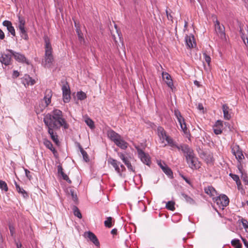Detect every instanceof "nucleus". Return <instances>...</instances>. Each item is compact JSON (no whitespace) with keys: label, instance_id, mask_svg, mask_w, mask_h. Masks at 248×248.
Returning a JSON list of instances; mask_svg holds the SVG:
<instances>
[{"label":"nucleus","instance_id":"43","mask_svg":"<svg viewBox=\"0 0 248 248\" xmlns=\"http://www.w3.org/2000/svg\"><path fill=\"white\" fill-rule=\"evenodd\" d=\"M70 193L71 194V195L72 197V199L74 202H76L78 200L77 196L76 194L74 193V190L71 189L70 190Z\"/></svg>","mask_w":248,"mask_h":248},{"label":"nucleus","instance_id":"29","mask_svg":"<svg viewBox=\"0 0 248 248\" xmlns=\"http://www.w3.org/2000/svg\"><path fill=\"white\" fill-rule=\"evenodd\" d=\"M44 144L45 145V146L46 148H47L51 151H52L54 155H55L56 153H57V151L53 147V144H52L51 141H49V140H48L47 139H44Z\"/></svg>","mask_w":248,"mask_h":248},{"label":"nucleus","instance_id":"53","mask_svg":"<svg viewBox=\"0 0 248 248\" xmlns=\"http://www.w3.org/2000/svg\"><path fill=\"white\" fill-rule=\"evenodd\" d=\"M119 166L122 170V172L125 170V168L123 164H120Z\"/></svg>","mask_w":248,"mask_h":248},{"label":"nucleus","instance_id":"21","mask_svg":"<svg viewBox=\"0 0 248 248\" xmlns=\"http://www.w3.org/2000/svg\"><path fill=\"white\" fill-rule=\"evenodd\" d=\"M157 164L166 174H167L169 176H171L172 175V172L171 169L169 168L165 163H163V164H162L161 162L160 161H158Z\"/></svg>","mask_w":248,"mask_h":248},{"label":"nucleus","instance_id":"34","mask_svg":"<svg viewBox=\"0 0 248 248\" xmlns=\"http://www.w3.org/2000/svg\"><path fill=\"white\" fill-rule=\"evenodd\" d=\"M232 245L234 248H241L242 245L238 239H233L231 242Z\"/></svg>","mask_w":248,"mask_h":248},{"label":"nucleus","instance_id":"45","mask_svg":"<svg viewBox=\"0 0 248 248\" xmlns=\"http://www.w3.org/2000/svg\"><path fill=\"white\" fill-rule=\"evenodd\" d=\"M241 222L243 227L245 229L248 228V221L246 219L242 218L241 220Z\"/></svg>","mask_w":248,"mask_h":248},{"label":"nucleus","instance_id":"51","mask_svg":"<svg viewBox=\"0 0 248 248\" xmlns=\"http://www.w3.org/2000/svg\"><path fill=\"white\" fill-rule=\"evenodd\" d=\"M243 180L245 185H248V178L247 177H244Z\"/></svg>","mask_w":248,"mask_h":248},{"label":"nucleus","instance_id":"49","mask_svg":"<svg viewBox=\"0 0 248 248\" xmlns=\"http://www.w3.org/2000/svg\"><path fill=\"white\" fill-rule=\"evenodd\" d=\"M5 38V34L3 31L0 29V39L1 40L4 39Z\"/></svg>","mask_w":248,"mask_h":248},{"label":"nucleus","instance_id":"60","mask_svg":"<svg viewBox=\"0 0 248 248\" xmlns=\"http://www.w3.org/2000/svg\"><path fill=\"white\" fill-rule=\"evenodd\" d=\"M188 26V22L186 21H185V25H184V28L185 30L187 29Z\"/></svg>","mask_w":248,"mask_h":248},{"label":"nucleus","instance_id":"1","mask_svg":"<svg viewBox=\"0 0 248 248\" xmlns=\"http://www.w3.org/2000/svg\"><path fill=\"white\" fill-rule=\"evenodd\" d=\"M43 122L47 128L51 139L56 144H58L59 141L58 135L54 132V130L60 129L61 127L67 129L69 127L63 117L62 112L58 109H55L44 116Z\"/></svg>","mask_w":248,"mask_h":248},{"label":"nucleus","instance_id":"40","mask_svg":"<svg viewBox=\"0 0 248 248\" xmlns=\"http://www.w3.org/2000/svg\"><path fill=\"white\" fill-rule=\"evenodd\" d=\"M118 155L124 163H126L128 159L127 157L122 153H118Z\"/></svg>","mask_w":248,"mask_h":248},{"label":"nucleus","instance_id":"12","mask_svg":"<svg viewBox=\"0 0 248 248\" xmlns=\"http://www.w3.org/2000/svg\"><path fill=\"white\" fill-rule=\"evenodd\" d=\"M62 91L63 101L65 103L69 102L71 98L70 90L67 83L62 86Z\"/></svg>","mask_w":248,"mask_h":248},{"label":"nucleus","instance_id":"56","mask_svg":"<svg viewBox=\"0 0 248 248\" xmlns=\"http://www.w3.org/2000/svg\"><path fill=\"white\" fill-rule=\"evenodd\" d=\"M236 184L238 186V188L240 189V187L241 186V183L240 180H238V181L236 182Z\"/></svg>","mask_w":248,"mask_h":248},{"label":"nucleus","instance_id":"39","mask_svg":"<svg viewBox=\"0 0 248 248\" xmlns=\"http://www.w3.org/2000/svg\"><path fill=\"white\" fill-rule=\"evenodd\" d=\"M85 122L86 124L91 128L93 129L94 128V122L93 121L89 118H87Z\"/></svg>","mask_w":248,"mask_h":248},{"label":"nucleus","instance_id":"5","mask_svg":"<svg viewBox=\"0 0 248 248\" xmlns=\"http://www.w3.org/2000/svg\"><path fill=\"white\" fill-rule=\"evenodd\" d=\"M232 152L238 161L237 168L239 170L242 172L243 159L245 157L242 150L238 145H235L232 147Z\"/></svg>","mask_w":248,"mask_h":248},{"label":"nucleus","instance_id":"30","mask_svg":"<svg viewBox=\"0 0 248 248\" xmlns=\"http://www.w3.org/2000/svg\"><path fill=\"white\" fill-rule=\"evenodd\" d=\"M23 81V83L25 84V85L27 84V86L33 85L35 83L34 79H32L29 76H25V78H24Z\"/></svg>","mask_w":248,"mask_h":248},{"label":"nucleus","instance_id":"11","mask_svg":"<svg viewBox=\"0 0 248 248\" xmlns=\"http://www.w3.org/2000/svg\"><path fill=\"white\" fill-rule=\"evenodd\" d=\"M138 156L145 164L150 166L151 163L150 157L148 154L145 153L141 149H137Z\"/></svg>","mask_w":248,"mask_h":248},{"label":"nucleus","instance_id":"46","mask_svg":"<svg viewBox=\"0 0 248 248\" xmlns=\"http://www.w3.org/2000/svg\"><path fill=\"white\" fill-rule=\"evenodd\" d=\"M25 174L26 177L29 179L31 180L32 178V176L31 174V172L28 170L27 169H25Z\"/></svg>","mask_w":248,"mask_h":248},{"label":"nucleus","instance_id":"58","mask_svg":"<svg viewBox=\"0 0 248 248\" xmlns=\"http://www.w3.org/2000/svg\"><path fill=\"white\" fill-rule=\"evenodd\" d=\"M17 248H21L22 244L21 243L16 242Z\"/></svg>","mask_w":248,"mask_h":248},{"label":"nucleus","instance_id":"17","mask_svg":"<svg viewBox=\"0 0 248 248\" xmlns=\"http://www.w3.org/2000/svg\"><path fill=\"white\" fill-rule=\"evenodd\" d=\"M52 95V92L50 89H46L45 92V95L44 97V100L45 101V105L43 106L42 109L47 107L51 103V99Z\"/></svg>","mask_w":248,"mask_h":248},{"label":"nucleus","instance_id":"59","mask_svg":"<svg viewBox=\"0 0 248 248\" xmlns=\"http://www.w3.org/2000/svg\"><path fill=\"white\" fill-rule=\"evenodd\" d=\"M3 242V239L1 233H0V245L2 244Z\"/></svg>","mask_w":248,"mask_h":248},{"label":"nucleus","instance_id":"63","mask_svg":"<svg viewBox=\"0 0 248 248\" xmlns=\"http://www.w3.org/2000/svg\"><path fill=\"white\" fill-rule=\"evenodd\" d=\"M189 0L190 1V2H192L193 0Z\"/></svg>","mask_w":248,"mask_h":248},{"label":"nucleus","instance_id":"31","mask_svg":"<svg viewBox=\"0 0 248 248\" xmlns=\"http://www.w3.org/2000/svg\"><path fill=\"white\" fill-rule=\"evenodd\" d=\"M194 39V36H188L187 35H186L185 37L186 42L187 46L189 48H192L193 47V44L192 43V41Z\"/></svg>","mask_w":248,"mask_h":248},{"label":"nucleus","instance_id":"15","mask_svg":"<svg viewBox=\"0 0 248 248\" xmlns=\"http://www.w3.org/2000/svg\"><path fill=\"white\" fill-rule=\"evenodd\" d=\"M162 76L163 80L167 84L168 86L172 90L173 83L170 75L167 72H163Z\"/></svg>","mask_w":248,"mask_h":248},{"label":"nucleus","instance_id":"55","mask_svg":"<svg viewBox=\"0 0 248 248\" xmlns=\"http://www.w3.org/2000/svg\"><path fill=\"white\" fill-rule=\"evenodd\" d=\"M242 39L243 40V41H244V43L245 44V45L246 46L248 45V38H246L247 42H246L245 37L243 36V35H242Z\"/></svg>","mask_w":248,"mask_h":248},{"label":"nucleus","instance_id":"13","mask_svg":"<svg viewBox=\"0 0 248 248\" xmlns=\"http://www.w3.org/2000/svg\"><path fill=\"white\" fill-rule=\"evenodd\" d=\"M108 163L112 166L117 173L121 176L122 170H121L119 166L121 164L120 162L117 160L110 157L108 159Z\"/></svg>","mask_w":248,"mask_h":248},{"label":"nucleus","instance_id":"18","mask_svg":"<svg viewBox=\"0 0 248 248\" xmlns=\"http://www.w3.org/2000/svg\"><path fill=\"white\" fill-rule=\"evenodd\" d=\"M223 121L217 120L213 126L214 132L215 134L219 135L222 133L223 128Z\"/></svg>","mask_w":248,"mask_h":248},{"label":"nucleus","instance_id":"64","mask_svg":"<svg viewBox=\"0 0 248 248\" xmlns=\"http://www.w3.org/2000/svg\"><path fill=\"white\" fill-rule=\"evenodd\" d=\"M89 232V233H90L91 232L90 231H88V232Z\"/></svg>","mask_w":248,"mask_h":248},{"label":"nucleus","instance_id":"8","mask_svg":"<svg viewBox=\"0 0 248 248\" xmlns=\"http://www.w3.org/2000/svg\"><path fill=\"white\" fill-rule=\"evenodd\" d=\"M213 201L219 208L223 209L224 207H226L229 205V199L228 197L224 195H220L219 196H217L216 197L213 198Z\"/></svg>","mask_w":248,"mask_h":248},{"label":"nucleus","instance_id":"42","mask_svg":"<svg viewBox=\"0 0 248 248\" xmlns=\"http://www.w3.org/2000/svg\"><path fill=\"white\" fill-rule=\"evenodd\" d=\"M124 164L127 166L129 170L133 171V172H135L134 168L132 166L131 163L130 162V161L129 160H128L127 162H126V163H125Z\"/></svg>","mask_w":248,"mask_h":248},{"label":"nucleus","instance_id":"54","mask_svg":"<svg viewBox=\"0 0 248 248\" xmlns=\"http://www.w3.org/2000/svg\"><path fill=\"white\" fill-rule=\"evenodd\" d=\"M198 108L200 110H203V107L202 104H201V103L199 104H198Z\"/></svg>","mask_w":248,"mask_h":248},{"label":"nucleus","instance_id":"41","mask_svg":"<svg viewBox=\"0 0 248 248\" xmlns=\"http://www.w3.org/2000/svg\"><path fill=\"white\" fill-rule=\"evenodd\" d=\"M205 61L207 62L208 65L209 66L211 62V58L206 53L203 54Z\"/></svg>","mask_w":248,"mask_h":248},{"label":"nucleus","instance_id":"44","mask_svg":"<svg viewBox=\"0 0 248 248\" xmlns=\"http://www.w3.org/2000/svg\"><path fill=\"white\" fill-rule=\"evenodd\" d=\"M229 175L232 177V178L235 181V182L238 181L240 180L239 176L237 175L234 174L232 173H230Z\"/></svg>","mask_w":248,"mask_h":248},{"label":"nucleus","instance_id":"3","mask_svg":"<svg viewBox=\"0 0 248 248\" xmlns=\"http://www.w3.org/2000/svg\"><path fill=\"white\" fill-rule=\"evenodd\" d=\"M45 42V56L42 61V64L47 68H50L52 66L54 62V57L52 55V47L51 45L49 37L45 35L44 37Z\"/></svg>","mask_w":248,"mask_h":248},{"label":"nucleus","instance_id":"52","mask_svg":"<svg viewBox=\"0 0 248 248\" xmlns=\"http://www.w3.org/2000/svg\"><path fill=\"white\" fill-rule=\"evenodd\" d=\"M243 243L247 248H248V242L245 239L242 238Z\"/></svg>","mask_w":248,"mask_h":248},{"label":"nucleus","instance_id":"27","mask_svg":"<svg viewBox=\"0 0 248 248\" xmlns=\"http://www.w3.org/2000/svg\"><path fill=\"white\" fill-rule=\"evenodd\" d=\"M115 144L122 149H125L128 147V143L125 141L122 137L120 138V140H119Z\"/></svg>","mask_w":248,"mask_h":248},{"label":"nucleus","instance_id":"48","mask_svg":"<svg viewBox=\"0 0 248 248\" xmlns=\"http://www.w3.org/2000/svg\"><path fill=\"white\" fill-rule=\"evenodd\" d=\"M19 76V72L16 70H14L13 74V77L14 78H17Z\"/></svg>","mask_w":248,"mask_h":248},{"label":"nucleus","instance_id":"36","mask_svg":"<svg viewBox=\"0 0 248 248\" xmlns=\"http://www.w3.org/2000/svg\"><path fill=\"white\" fill-rule=\"evenodd\" d=\"M73 210L74 214L75 216L79 218H81L82 217L81 214L77 206H74L73 208Z\"/></svg>","mask_w":248,"mask_h":248},{"label":"nucleus","instance_id":"61","mask_svg":"<svg viewBox=\"0 0 248 248\" xmlns=\"http://www.w3.org/2000/svg\"><path fill=\"white\" fill-rule=\"evenodd\" d=\"M117 229L114 228L110 232H117Z\"/></svg>","mask_w":248,"mask_h":248},{"label":"nucleus","instance_id":"28","mask_svg":"<svg viewBox=\"0 0 248 248\" xmlns=\"http://www.w3.org/2000/svg\"><path fill=\"white\" fill-rule=\"evenodd\" d=\"M15 184L16 186V190L18 193L21 194L24 198L28 197L29 196L27 192L22 187H21L17 184L16 182L15 181Z\"/></svg>","mask_w":248,"mask_h":248},{"label":"nucleus","instance_id":"16","mask_svg":"<svg viewBox=\"0 0 248 248\" xmlns=\"http://www.w3.org/2000/svg\"><path fill=\"white\" fill-rule=\"evenodd\" d=\"M107 135L108 138L114 143L118 141V140H120V138L121 137L120 135L111 129L108 131Z\"/></svg>","mask_w":248,"mask_h":248},{"label":"nucleus","instance_id":"6","mask_svg":"<svg viewBox=\"0 0 248 248\" xmlns=\"http://www.w3.org/2000/svg\"><path fill=\"white\" fill-rule=\"evenodd\" d=\"M26 21L24 17L18 16V28L19 30L20 36L24 39L27 40L29 37L27 34V30L25 28Z\"/></svg>","mask_w":248,"mask_h":248},{"label":"nucleus","instance_id":"2","mask_svg":"<svg viewBox=\"0 0 248 248\" xmlns=\"http://www.w3.org/2000/svg\"><path fill=\"white\" fill-rule=\"evenodd\" d=\"M185 155L186 160L189 167L192 169H197L200 167V162L195 156L193 150L186 144L180 145L177 148Z\"/></svg>","mask_w":248,"mask_h":248},{"label":"nucleus","instance_id":"37","mask_svg":"<svg viewBox=\"0 0 248 248\" xmlns=\"http://www.w3.org/2000/svg\"><path fill=\"white\" fill-rule=\"evenodd\" d=\"M77 97L78 99L80 100H83L86 98L87 95L86 94L82 91L78 92L77 94Z\"/></svg>","mask_w":248,"mask_h":248},{"label":"nucleus","instance_id":"14","mask_svg":"<svg viewBox=\"0 0 248 248\" xmlns=\"http://www.w3.org/2000/svg\"><path fill=\"white\" fill-rule=\"evenodd\" d=\"M11 56L12 55L11 54L9 55L1 53L0 56V62L5 66L10 65L12 62Z\"/></svg>","mask_w":248,"mask_h":248},{"label":"nucleus","instance_id":"33","mask_svg":"<svg viewBox=\"0 0 248 248\" xmlns=\"http://www.w3.org/2000/svg\"><path fill=\"white\" fill-rule=\"evenodd\" d=\"M181 195L182 197L185 199L187 202L191 204L195 203L194 200L190 197L188 196V195L185 193H182Z\"/></svg>","mask_w":248,"mask_h":248},{"label":"nucleus","instance_id":"62","mask_svg":"<svg viewBox=\"0 0 248 248\" xmlns=\"http://www.w3.org/2000/svg\"><path fill=\"white\" fill-rule=\"evenodd\" d=\"M75 27L76 28V29H77L78 27H80L79 25L77 23V22L76 21H75Z\"/></svg>","mask_w":248,"mask_h":248},{"label":"nucleus","instance_id":"24","mask_svg":"<svg viewBox=\"0 0 248 248\" xmlns=\"http://www.w3.org/2000/svg\"><path fill=\"white\" fill-rule=\"evenodd\" d=\"M115 219L111 217H107L104 221V225L106 228H110L114 224Z\"/></svg>","mask_w":248,"mask_h":248},{"label":"nucleus","instance_id":"35","mask_svg":"<svg viewBox=\"0 0 248 248\" xmlns=\"http://www.w3.org/2000/svg\"><path fill=\"white\" fill-rule=\"evenodd\" d=\"M175 202L173 201H169L167 202L166 208L170 210L174 211L175 210Z\"/></svg>","mask_w":248,"mask_h":248},{"label":"nucleus","instance_id":"25","mask_svg":"<svg viewBox=\"0 0 248 248\" xmlns=\"http://www.w3.org/2000/svg\"><path fill=\"white\" fill-rule=\"evenodd\" d=\"M229 107L226 104L222 106V110L223 112V116L225 119L229 120L231 118V114L229 112Z\"/></svg>","mask_w":248,"mask_h":248},{"label":"nucleus","instance_id":"9","mask_svg":"<svg viewBox=\"0 0 248 248\" xmlns=\"http://www.w3.org/2000/svg\"><path fill=\"white\" fill-rule=\"evenodd\" d=\"M174 115L177 118L182 130L185 134L187 135L189 133V131L187 128L185 120L182 116L181 112L178 109H175Z\"/></svg>","mask_w":248,"mask_h":248},{"label":"nucleus","instance_id":"20","mask_svg":"<svg viewBox=\"0 0 248 248\" xmlns=\"http://www.w3.org/2000/svg\"><path fill=\"white\" fill-rule=\"evenodd\" d=\"M3 26L7 28L8 31L12 35L15 36L16 31L14 27L12 25V23L9 20H4L2 22Z\"/></svg>","mask_w":248,"mask_h":248},{"label":"nucleus","instance_id":"19","mask_svg":"<svg viewBox=\"0 0 248 248\" xmlns=\"http://www.w3.org/2000/svg\"><path fill=\"white\" fill-rule=\"evenodd\" d=\"M84 237L89 239V240L93 242L96 246H100L99 240L94 233H84Z\"/></svg>","mask_w":248,"mask_h":248},{"label":"nucleus","instance_id":"57","mask_svg":"<svg viewBox=\"0 0 248 248\" xmlns=\"http://www.w3.org/2000/svg\"><path fill=\"white\" fill-rule=\"evenodd\" d=\"M194 84H195V85H196V86H197V87H200V86H201V85L200 84L199 82L198 81H197V80H195V81H194Z\"/></svg>","mask_w":248,"mask_h":248},{"label":"nucleus","instance_id":"4","mask_svg":"<svg viewBox=\"0 0 248 248\" xmlns=\"http://www.w3.org/2000/svg\"><path fill=\"white\" fill-rule=\"evenodd\" d=\"M156 132L160 142L162 144H164V147L166 146L167 144L171 147H176L177 148L179 146L177 145L170 136L167 135L166 131L162 126H158L157 127Z\"/></svg>","mask_w":248,"mask_h":248},{"label":"nucleus","instance_id":"26","mask_svg":"<svg viewBox=\"0 0 248 248\" xmlns=\"http://www.w3.org/2000/svg\"><path fill=\"white\" fill-rule=\"evenodd\" d=\"M76 32L78 36V40L81 45H84L85 44V41L83 36V34L80 30L79 27H78L76 29Z\"/></svg>","mask_w":248,"mask_h":248},{"label":"nucleus","instance_id":"32","mask_svg":"<svg viewBox=\"0 0 248 248\" xmlns=\"http://www.w3.org/2000/svg\"><path fill=\"white\" fill-rule=\"evenodd\" d=\"M79 148L80 151L82 155L84 160L86 162H89L90 159H89V156H88L87 152L84 150V149L82 148V147L80 145H79Z\"/></svg>","mask_w":248,"mask_h":248},{"label":"nucleus","instance_id":"38","mask_svg":"<svg viewBox=\"0 0 248 248\" xmlns=\"http://www.w3.org/2000/svg\"><path fill=\"white\" fill-rule=\"evenodd\" d=\"M0 189L7 192L8 190V187L6 182L2 180H0Z\"/></svg>","mask_w":248,"mask_h":248},{"label":"nucleus","instance_id":"47","mask_svg":"<svg viewBox=\"0 0 248 248\" xmlns=\"http://www.w3.org/2000/svg\"><path fill=\"white\" fill-rule=\"evenodd\" d=\"M166 15H167L168 19L169 20H170L172 22L173 21V16L171 15V14L170 13H169V12L167 10L166 11Z\"/></svg>","mask_w":248,"mask_h":248},{"label":"nucleus","instance_id":"22","mask_svg":"<svg viewBox=\"0 0 248 248\" xmlns=\"http://www.w3.org/2000/svg\"><path fill=\"white\" fill-rule=\"evenodd\" d=\"M204 192L207 195L212 197L213 198L216 197L217 195V192L215 189L211 186H208L204 187Z\"/></svg>","mask_w":248,"mask_h":248},{"label":"nucleus","instance_id":"50","mask_svg":"<svg viewBox=\"0 0 248 248\" xmlns=\"http://www.w3.org/2000/svg\"><path fill=\"white\" fill-rule=\"evenodd\" d=\"M182 177L183 178V179L185 180V181L188 184H189V185L191 186V183L190 181L188 178H187L186 177L184 176V175H182Z\"/></svg>","mask_w":248,"mask_h":248},{"label":"nucleus","instance_id":"7","mask_svg":"<svg viewBox=\"0 0 248 248\" xmlns=\"http://www.w3.org/2000/svg\"><path fill=\"white\" fill-rule=\"evenodd\" d=\"M214 22L215 30L218 36L222 39H225V27L220 24L219 21L217 20V17L215 16L213 18Z\"/></svg>","mask_w":248,"mask_h":248},{"label":"nucleus","instance_id":"23","mask_svg":"<svg viewBox=\"0 0 248 248\" xmlns=\"http://www.w3.org/2000/svg\"><path fill=\"white\" fill-rule=\"evenodd\" d=\"M58 173L59 174L61 175L63 180H65L69 184H71L72 183L68 176L63 171V169L61 165H59L58 166Z\"/></svg>","mask_w":248,"mask_h":248},{"label":"nucleus","instance_id":"10","mask_svg":"<svg viewBox=\"0 0 248 248\" xmlns=\"http://www.w3.org/2000/svg\"><path fill=\"white\" fill-rule=\"evenodd\" d=\"M6 51L9 52L14 57L15 59L19 62L25 63L28 65L30 64L29 61L23 54L16 52L12 49H7Z\"/></svg>","mask_w":248,"mask_h":248}]
</instances>
